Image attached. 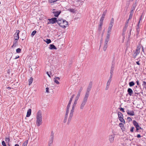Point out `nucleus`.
<instances>
[{
    "label": "nucleus",
    "instance_id": "obj_19",
    "mask_svg": "<svg viewBox=\"0 0 146 146\" xmlns=\"http://www.w3.org/2000/svg\"><path fill=\"white\" fill-rule=\"evenodd\" d=\"M53 139H50L48 143V146H51V144L53 142Z\"/></svg>",
    "mask_w": 146,
    "mask_h": 146
},
{
    "label": "nucleus",
    "instance_id": "obj_50",
    "mask_svg": "<svg viewBox=\"0 0 146 146\" xmlns=\"http://www.w3.org/2000/svg\"><path fill=\"white\" fill-rule=\"evenodd\" d=\"M136 2H135V3L133 4V7H134L135 8V7L136 6Z\"/></svg>",
    "mask_w": 146,
    "mask_h": 146
},
{
    "label": "nucleus",
    "instance_id": "obj_56",
    "mask_svg": "<svg viewBox=\"0 0 146 146\" xmlns=\"http://www.w3.org/2000/svg\"><path fill=\"white\" fill-rule=\"evenodd\" d=\"M111 79H109V80H108V81L107 82L110 83L111 82Z\"/></svg>",
    "mask_w": 146,
    "mask_h": 146
},
{
    "label": "nucleus",
    "instance_id": "obj_31",
    "mask_svg": "<svg viewBox=\"0 0 146 146\" xmlns=\"http://www.w3.org/2000/svg\"><path fill=\"white\" fill-rule=\"evenodd\" d=\"M142 85L143 86L144 88H145L146 90V82L144 81L143 82Z\"/></svg>",
    "mask_w": 146,
    "mask_h": 146
},
{
    "label": "nucleus",
    "instance_id": "obj_25",
    "mask_svg": "<svg viewBox=\"0 0 146 146\" xmlns=\"http://www.w3.org/2000/svg\"><path fill=\"white\" fill-rule=\"evenodd\" d=\"M133 124L135 127H137L139 125L138 123L135 120H134L133 121Z\"/></svg>",
    "mask_w": 146,
    "mask_h": 146
},
{
    "label": "nucleus",
    "instance_id": "obj_60",
    "mask_svg": "<svg viewBox=\"0 0 146 146\" xmlns=\"http://www.w3.org/2000/svg\"><path fill=\"white\" fill-rule=\"evenodd\" d=\"M72 99L70 98V101H69V103L71 104V102H72Z\"/></svg>",
    "mask_w": 146,
    "mask_h": 146
},
{
    "label": "nucleus",
    "instance_id": "obj_18",
    "mask_svg": "<svg viewBox=\"0 0 146 146\" xmlns=\"http://www.w3.org/2000/svg\"><path fill=\"white\" fill-rule=\"evenodd\" d=\"M49 48L50 49L52 50L53 49H56V48L53 44H51L50 45Z\"/></svg>",
    "mask_w": 146,
    "mask_h": 146
},
{
    "label": "nucleus",
    "instance_id": "obj_41",
    "mask_svg": "<svg viewBox=\"0 0 146 146\" xmlns=\"http://www.w3.org/2000/svg\"><path fill=\"white\" fill-rule=\"evenodd\" d=\"M2 144L3 146H6V143L4 141H3L2 142Z\"/></svg>",
    "mask_w": 146,
    "mask_h": 146
},
{
    "label": "nucleus",
    "instance_id": "obj_30",
    "mask_svg": "<svg viewBox=\"0 0 146 146\" xmlns=\"http://www.w3.org/2000/svg\"><path fill=\"white\" fill-rule=\"evenodd\" d=\"M77 100H75L74 103L72 105V106L75 107L76 106L77 103Z\"/></svg>",
    "mask_w": 146,
    "mask_h": 146
},
{
    "label": "nucleus",
    "instance_id": "obj_36",
    "mask_svg": "<svg viewBox=\"0 0 146 146\" xmlns=\"http://www.w3.org/2000/svg\"><path fill=\"white\" fill-rule=\"evenodd\" d=\"M107 12V11L106 10L103 13V14L102 15V17H105V16Z\"/></svg>",
    "mask_w": 146,
    "mask_h": 146
},
{
    "label": "nucleus",
    "instance_id": "obj_58",
    "mask_svg": "<svg viewBox=\"0 0 146 146\" xmlns=\"http://www.w3.org/2000/svg\"><path fill=\"white\" fill-rule=\"evenodd\" d=\"M70 107L67 106L66 108V110L69 111V110L70 108Z\"/></svg>",
    "mask_w": 146,
    "mask_h": 146
},
{
    "label": "nucleus",
    "instance_id": "obj_39",
    "mask_svg": "<svg viewBox=\"0 0 146 146\" xmlns=\"http://www.w3.org/2000/svg\"><path fill=\"white\" fill-rule=\"evenodd\" d=\"M16 52L17 53H19L21 52V49L20 48H18L16 50Z\"/></svg>",
    "mask_w": 146,
    "mask_h": 146
},
{
    "label": "nucleus",
    "instance_id": "obj_38",
    "mask_svg": "<svg viewBox=\"0 0 146 146\" xmlns=\"http://www.w3.org/2000/svg\"><path fill=\"white\" fill-rule=\"evenodd\" d=\"M36 31H33L31 35L32 36H34L36 33Z\"/></svg>",
    "mask_w": 146,
    "mask_h": 146
},
{
    "label": "nucleus",
    "instance_id": "obj_16",
    "mask_svg": "<svg viewBox=\"0 0 146 146\" xmlns=\"http://www.w3.org/2000/svg\"><path fill=\"white\" fill-rule=\"evenodd\" d=\"M127 114L131 115L133 116L134 115V113L133 111H127Z\"/></svg>",
    "mask_w": 146,
    "mask_h": 146
},
{
    "label": "nucleus",
    "instance_id": "obj_64",
    "mask_svg": "<svg viewBox=\"0 0 146 146\" xmlns=\"http://www.w3.org/2000/svg\"><path fill=\"white\" fill-rule=\"evenodd\" d=\"M141 135L140 134H138L137 135V137L138 138H140L141 137Z\"/></svg>",
    "mask_w": 146,
    "mask_h": 146
},
{
    "label": "nucleus",
    "instance_id": "obj_12",
    "mask_svg": "<svg viewBox=\"0 0 146 146\" xmlns=\"http://www.w3.org/2000/svg\"><path fill=\"white\" fill-rule=\"evenodd\" d=\"M69 111L66 110V111L65 113L64 119V123H65L67 121V117H68V113Z\"/></svg>",
    "mask_w": 146,
    "mask_h": 146
},
{
    "label": "nucleus",
    "instance_id": "obj_44",
    "mask_svg": "<svg viewBox=\"0 0 146 146\" xmlns=\"http://www.w3.org/2000/svg\"><path fill=\"white\" fill-rule=\"evenodd\" d=\"M102 29V26H99L98 30L99 31H101Z\"/></svg>",
    "mask_w": 146,
    "mask_h": 146
},
{
    "label": "nucleus",
    "instance_id": "obj_55",
    "mask_svg": "<svg viewBox=\"0 0 146 146\" xmlns=\"http://www.w3.org/2000/svg\"><path fill=\"white\" fill-rule=\"evenodd\" d=\"M129 20L130 19H129V18L128 19L127 21L125 23V24H127V25H128V24L129 22Z\"/></svg>",
    "mask_w": 146,
    "mask_h": 146
},
{
    "label": "nucleus",
    "instance_id": "obj_29",
    "mask_svg": "<svg viewBox=\"0 0 146 146\" xmlns=\"http://www.w3.org/2000/svg\"><path fill=\"white\" fill-rule=\"evenodd\" d=\"M80 94H79V93H78L77 95L75 98V100L78 101L80 96Z\"/></svg>",
    "mask_w": 146,
    "mask_h": 146
},
{
    "label": "nucleus",
    "instance_id": "obj_59",
    "mask_svg": "<svg viewBox=\"0 0 146 146\" xmlns=\"http://www.w3.org/2000/svg\"><path fill=\"white\" fill-rule=\"evenodd\" d=\"M46 73L48 75V76L50 77V73H49L48 72H47Z\"/></svg>",
    "mask_w": 146,
    "mask_h": 146
},
{
    "label": "nucleus",
    "instance_id": "obj_32",
    "mask_svg": "<svg viewBox=\"0 0 146 146\" xmlns=\"http://www.w3.org/2000/svg\"><path fill=\"white\" fill-rule=\"evenodd\" d=\"M28 143V140H27V141H26L23 144V146H27Z\"/></svg>",
    "mask_w": 146,
    "mask_h": 146
},
{
    "label": "nucleus",
    "instance_id": "obj_24",
    "mask_svg": "<svg viewBox=\"0 0 146 146\" xmlns=\"http://www.w3.org/2000/svg\"><path fill=\"white\" fill-rule=\"evenodd\" d=\"M33 78L32 77L30 78L29 80V85H30L32 83L33 81Z\"/></svg>",
    "mask_w": 146,
    "mask_h": 146
},
{
    "label": "nucleus",
    "instance_id": "obj_1",
    "mask_svg": "<svg viewBox=\"0 0 146 146\" xmlns=\"http://www.w3.org/2000/svg\"><path fill=\"white\" fill-rule=\"evenodd\" d=\"M42 123V113L41 110H39L36 115V124L38 126H40Z\"/></svg>",
    "mask_w": 146,
    "mask_h": 146
},
{
    "label": "nucleus",
    "instance_id": "obj_51",
    "mask_svg": "<svg viewBox=\"0 0 146 146\" xmlns=\"http://www.w3.org/2000/svg\"><path fill=\"white\" fill-rule=\"evenodd\" d=\"M119 125H120V127H123V123H120L119 124Z\"/></svg>",
    "mask_w": 146,
    "mask_h": 146
},
{
    "label": "nucleus",
    "instance_id": "obj_21",
    "mask_svg": "<svg viewBox=\"0 0 146 146\" xmlns=\"http://www.w3.org/2000/svg\"><path fill=\"white\" fill-rule=\"evenodd\" d=\"M114 21L113 18H112L109 24L110 26H112L113 27V24Z\"/></svg>",
    "mask_w": 146,
    "mask_h": 146
},
{
    "label": "nucleus",
    "instance_id": "obj_23",
    "mask_svg": "<svg viewBox=\"0 0 146 146\" xmlns=\"http://www.w3.org/2000/svg\"><path fill=\"white\" fill-rule=\"evenodd\" d=\"M114 68V65L112 64L110 70V73H113V72Z\"/></svg>",
    "mask_w": 146,
    "mask_h": 146
},
{
    "label": "nucleus",
    "instance_id": "obj_2",
    "mask_svg": "<svg viewBox=\"0 0 146 146\" xmlns=\"http://www.w3.org/2000/svg\"><path fill=\"white\" fill-rule=\"evenodd\" d=\"M57 23L60 27L63 28L66 27L68 25V22L66 20L62 19H58Z\"/></svg>",
    "mask_w": 146,
    "mask_h": 146
},
{
    "label": "nucleus",
    "instance_id": "obj_62",
    "mask_svg": "<svg viewBox=\"0 0 146 146\" xmlns=\"http://www.w3.org/2000/svg\"><path fill=\"white\" fill-rule=\"evenodd\" d=\"M136 82H137V85L138 86H139V85L140 84H139V81L138 80L137 81H136Z\"/></svg>",
    "mask_w": 146,
    "mask_h": 146
},
{
    "label": "nucleus",
    "instance_id": "obj_27",
    "mask_svg": "<svg viewBox=\"0 0 146 146\" xmlns=\"http://www.w3.org/2000/svg\"><path fill=\"white\" fill-rule=\"evenodd\" d=\"M119 118V120L122 122L124 124L125 123V121L124 119L123 118V117H120Z\"/></svg>",
    "mask_w": 146,
    "mask_h": 146
},
{
    "label": "nucleus",
    "instance_id": "obj_13",
    "mask_svg": "<svg viewBox=\"0 0 146 146\" xmlns=\"http://www.w3.org/2000/svg\"><path fill=\"white\" fill-rule=\"evenodd\" d=\"M127 92L130 96H131L132 95V94L133 93L132 90L130 88H128L127 90Z\"/></svg>",
    "mask_w": 146,
    "mask_h": 146
},
{
    "label": "nucleus",
    "instance_id": "obj_45",
    "mask_svg": "<svg viewBox=\"0 0 146 146\" xmlns=\"http://www.w3.org/2000/svg\"><path fill=\"white\" fill-rule=\"evenodd\" d=\"M132 14H130V15H129V19H130L132 17Z\"/></svg>",
    "mask_w": 146,
    "mask_h": 146
},
{
    "label": "nucleus",
    "instance_id": "obj_14",
    "mask_svg": "<svg viewBox=\"0 0 146 146\" xmlns=\"http://www.w3.org/2000/svg\"><path fill=\"white\" fill-rule=\"evenodd\" d=\"M18 45V42L16 40L14 41L13 44L12 46V48H14Z\"/></svg>",
    "mask_w": 146,
    "mask_h": 146
},
{
    "label": "nucleus",
    "instance_id": "obj_40",
    "mask_svg": "<svg viewBox=\"0 0 146 146\" xmlns=\"http://www.w3.org/2000/svg\"><path fill=\"white\" fill-rule=\"evenodd\" d=\"M131 29L130 30V32L128 34V39H129L130 38V35L131 34Z\"/></svg>",
    "mask_w": 146,
    "mask_h": 146
},
{
    "label": "nucleus",
    "instance_id": "obj_15",
    "mask_svg": "<svg viewBox=\"0 0 146 146\" xmlns=\"http://www.w3.org/2000/svg\"><path fill=\"white\" fill-rule=\"evenodd\" d=\"M140 48L138 47H137L136 52L134 53V54H135V56H137L140 52Z\"/></svg>",
    "mask_w": 146,
    "mask_h": 146
},
{
    "label": "nucleus",
    "instance_id": "obj_5",
    "mask_svg": "<svg viewBox=\"0 0 146 146\" xmlns=\"http://www.w3.org/2000/svg\"><path fill=\"white\" fill-rule=\"evenodd\" d=\"M92 84V82H90L87 88L86 92L84 96H85L88 98L89 95V92L91 90Z\"/></svg>",
    "mask_w": 146,
    "mask_h": 146
},
{
    "label": "nucleus",
    "instance_id": "obj_35",
    "mask_svg": "<svg viewBox=\"0 0 146 146\" xmlns=\"http://www.w3.org/2000/svg\"><path fill=\"white\" fill-rule=\"evenodd\" d=\"M82 90H83V87L82 86H81L80 87V89L79 90L78 93H79V94H80V93H81V92H82Z\"/></svg>",
    "mask_w": 146,
    "mask_h": 146
},
{
    "label": "nucleus",
    "instance_id": "obj_48",
    "mask_svg": "<svg viewBox=\"0 0 146 146\" xmlns=\"http://www.w3.org/2000/svg\"><path fill=\"white\" fill-rule=\"evenodd\" d=\"M49 1L51 3L54 2L56 1L57 0H49Z\"/></svg>",
    "mask_w": 146,
    "mask_h": 146
},
{
    "label": "nucleus",
    "instance_id": "obj_6",
    "mask_svg": "<svg viewBox=\"0 0 146 146\" xmlns=\"http://www.w3.org/2000/svg\"><path fill=\"white\" fill-rule=\"evenodd\" d=\"M75 108V107H74L72 106V108L70 111L69 116L68 119L67 123L68 124H69L71 121L73 115V114Z\"/></svg>",
    "mask_w": 146,
    "mask_h": 146
},
{
    "label": "nucleus",
    "instance_id": "obj_7",
    "mask_svg": "<svg viewBox=\"0 0 146 146\" xmlns=\"http://www.w3.org/2000/svg\"><path fill=\"white\" fill-rule=\"evenodd\" d=\"M61 12L60 11H56L55 9H53L52 11V13L54 14V16L55 17H58L61 13Z\"/></svg>",
    "mask_w": 146,
    "mask_h": 146
},
{
    "label": "nucleus",
    "instance_id": "obj_22",
    "mask_svg": "<svg viewBox=\"0 0 146 146\" xmlns=\"http://www.w3.org/2000/svg\"><path fill=\"white\" fill-rule=\"evenodd\" d=\"M128 27V25L127 24H125V26L123 29V32L124 33L126 31Z\"/></svg>",
    "mask_w": 146,
    "mask_h": 146
},
{
    "label": "nucleus",
    "instance_id": "obj_9",
    "mask_svg": "<svg viewBox=\"0 0 146 146\" xmlns=\"http://www.w3.org/2000/svg\"><path fill=\"white\" fill-rule=\"evenodd\" d=\"M115 137L114 135H111L109 136V140L110 143L113 142Z\"/></svg>",
    "mask_w": 146,
    "mask_h": 146
},
{
    "label": "nucleus",
    "instance_id": "obj_46",
    "mask_svg": "<svg viewBox=\"0 0 146 146\" xmlns=\"http://www.w3.org/2000/svg\"><path fill=\"white\" fill-rule=\"evenodd\" d=\"M103 22H102V21H100V25H99V26H102V25H103Z\"/></svg>",
    "mask_w": 146,
    "mask_h": 146
},
{
    "label": "nucleus",
    "instance_id": "obj_4",
    "mask_svg": "<svg viewBox=\"0 0 146 146\" xmlns=\"http://www.w3.org/2000/svg\"><path fill=\"white\" fill-rule=\"evenodd\" d=\"M110 37L108 35L105 38L103 47V50L105 51L108 46V43L110 40Z\"/></svg>",
    "mask_w": 146,
    "mask_h": 146
},
{
    "label": "nucleus",
    "instance_id": "obj_43",
    "mask_svg": "<svg viewBox=\"0 0 146 146\" xmlns=\"http://www.w3.org/2000/svg\"><path fill=\"white\" fill-rule=\"evenodd\" d=\"M104 17L102 16L101 18L100 19V21H101L102 22V21L103 22V21L104 20Z\"/></svg>",
    "mask_w": 146,
    "mask_h": 146
},
{
    "label": "nucleus",
    "instance_id": "obj_10",
    "mask_svg": "<svg viewBox=\"0 0 146 146\" xmlns=\"http://www.w3.org/2000/svg\"><path fill=\"white\" fill-rule=\"evenodd\" d=\"M50 23L54 24L56 22H57V18H52L51 19H48Z\"/></svg>",
    "mask_w": 146,
    "mask_h": 146
},
{
    "label": "nucleus",
    "instance_id": "obj_37",
    "mask_svg": "<svg viewBox=\"0 0 146 146\" xmlns=\"http://www.w3.org/2000/svg\"><path fill=\"white\" fill-rule=\"evenodd\" d=\"M136 130L137 131H138L139 129H142L140 127L139 125L137 127H136Z\"/></svg>",
    "mask_w": 146,
    "mask_h": 146
},
{
    "label": "nucleus",
    "instance_id": "obj_54",
    "mask_svg": "<svg viewBox=\"0 0 146 146\" xmlns=\"http://www.w3.org/2000/svg\"><path fill=\"white\" fill-rule=\"evenodd\" d=\"M109 86L106 85V88H105V90H108V89H109Z\"/></svg>",
    "mask_w": 146,
    "mask_h": 146
},
{
    "label": "nucleus",
    "instance_id": "obj_52",
    "mask_svg": "<svg viewBox=\"0 0 146 146\" xmlns=\"http://www.w3.org/2000/svg\"><path fill=\"white\" fill-rule=\"evenodd\" d=\"M111 75L110 77L109 78V79H111V78H112V76H113V73H110Z\"/></svg>",
    "mask_w": 146,
    "mask_h": 146
},
{
    "label": "nucleus",
    "instance_id": "obj_49",
    "mask_svg": "<svg viewBox=\"0 0 146 146\" xmlns=\"http://www.w3.org/2000/svg\"><path fill=\"white\" fill-rule=\"evenodd\" d=\"M6 141L9 142L10 141V139L9 138H6L5 139Z\"/></svg>",
    "mask_w": 146,
    "mask_h": 146
},
{
    "label": "nucleus",
    "instance_id": "obj_63",
    "mask_svg": "<svg viewBox=\"0 0 146 146\" xmlns=\"http://www.w3.org/2000/svg\"><path fill=\"white\" fill-rule=\"evenodd\" d=\"M133 9L131 10V12H130V14H131L133 15Z\"/></svg>",
    "mask_w": 146,
    "mask_h": 146
},
{
    "label": "nucleus",
    "instance_id": "obj_53",
    "mask_svg": "<svg viewBox=\"0 0 146 146\" xmlns=\"http://www.w3.org/2000/svg\"><path fill=\"white\" fill-rule=\"evenodd\" d=\"M134 129V127H132L130 129V131L131 132H133V129Z\"/></svg>",
    "mask_w": 146,
    "mask_h": 146
},
{
    "label": "nucleus",
    "instance_id": "obj_28",
    "mask_svg": "<svg viewBox=\"0 0 146 146\" xmlns=\"http://www.w3.org/2000/svg\"><path fill=\"white\" fill-rule=\"evenodd\" d=\"M129 86L130 87L133 86L135 85V83L133 82H131L129 83Z\"/></svg>",
    "mask_w": 146,
    "mask_h": 146
},
{
    "label": "nucleus",
    "instance_id": "obj_20",
    "mask_svg": "<svg viewBox=\"0 0 146 146\" xmlns=\"http://www.w3.org/2000/svg\"><path fill=\"white\" fill-rule=\"evenodd\" d=\"M54 133L53 131H52L50 135V139H54Z\"/></svg>",
    "mask_w": 146,
    "mask_h": 146
},
{
    "label": "nucleus",
    "instance_id": "obj_57",
    "mask_svg": "<svg viewBox=\"0 0 146 146\" xmlns=\"http://www.w3.org/2000/svg\"><path fill=\"white\" fill-rule=\"evenodd\" d=\"M48 90H49L48 88H46V92L47 93L49 92Z\"/></svg>",
    "mask_w": 146,
    "mask_h": 146
},
{
    "label": "nucleus",
    "instance_id": "obj_61",
    "mask_svg": "<svg viewBox=\"0 0 146 146\" xmlns=\"http://www.w3.org/2000/svg\"><path fill=\"white\" fill-rule=\"evenodd\" d=\"M55 78H56V79L58 80H60V78L59 77H56Z\"/></svg>",
    "mask_w": 146,
    "mask_h": 146
},
{
    "label": "nucleus",
    "instance_id": "obj_26",
    "mask_svg": "<svg viewBox=\"0 0 146 146\" xmlns=\"http://www.w3.org/2000/svg\"><path fill=\"white\" fill-rule=\"evenodd\" d=\"M118 115L119 118L123 117V114L121 112H118Z\"/></svg>",
    "mask_w": 146,
    "mask_h": 146
},
{
    "label": "nucleus",
    "instance_id": "obj_34",
    "mask_svg": "<svg viewBox=\"0 0 146 146\" xmlns=\"http://www.w3.org/2000/svg\"><path fill=\"white\" fill-rule=\"evenodd\" d=\"M54 82H55L56 84H60L59 82L58 81V80L56 79V78H54Z\"/></svg>",
    "mask_w": 146,
    "mask_h": 146
},
{
    "label": "nucleus",
    "instance_id": "obj_33",
    "mask_svg": "<svg viewBox=\"0 0 146 146\" xmlns=\"http://www.w3.org/2000/svg\"><path fill=\"white\" fill-rule=\"evenodd\" d=\"M46 40L45 41L48 44L51 42V40L50 39H46Z\"/></svg>",
    "mask_w": 146,
    "mask_h": 146
},
{
    "label": "nucleus",
    "instance_id": "obj_17",
    "mask_svg": "<svg viewBox=\"0 0 146 146\" xmlns=\"http://www.w3.org/2000/svg\"><path fill=\"white\" fill-rule=\"evenodd\" d=\"M31 109H29L27 112L26 116L27 117H29L31 115Z\"/></svg>",
    "mask_w": 146,
    "mask_h": 146
},
{
    "label": "nucleus",
    "instance_id": "obj_47",
    "mask_svg": "<svg viewBox=\"0 0 146 146\" xmlns=\"http://www.w3.org/2000/svg\"><path fill=\"white\" fill-rule=\"evenodd\" d=\"M120 111H122L123 112H125V111L124 110V109L122 108H121L120 109Z\"/></svg>",
    "mask_w": 146,
    "mask_h": 146
},
{
    "label": "nucleus",
    "instance_id": "obj_11",
    "mask_svg": "<svg viewBox=\"0 0 146 146\" xmlns=\"http://www.w3.org/2000/svg\"><path fill=\"white\" fill-rule=\"evenodd\" d=\"M112 28V26L109 25L108 29V31L106 35L107 36H108V35L109 36V37H110V32H111Z\"/></svg>",
    "mask_w": 146,
    "mask_h": 146
},
{
    "label": "nucleus",
    "instance_id": "obj_42",
    "mask_svg": "<svg viewBox=\"0 0 146 146\" xmlns=\"http://www.w3.org/2000/svg\"><path fill=\"white\" fill-rule=\"evenodd\" d=\"M127 119L129 122L132 120L131 118L130 117H128L127 118Z\"/></svg>",
    "mask_w": 146,
    "mask_h": 146
},
{
    "label": "nucleus",
    "instance_id": "obj_3",
    "mask_svg": "<svg viewBox=\"0 0 146 146\" xmlns=\"http://www.w3.org/2000/svg\"><path fill=\"white\" fill-rule=\"evenodd\" d=\"M88 98V97L84 96L80 106V109L81 110H82L84 109L87 102Z\"/></svg>",
    "mask_w": 146,
    "mask_h": 146
},
{
    "label": "nucleus",
    "instance_id": "obj_8",
    "mask_svg": "<svg viewBox=\"0 0 146 146\" xmlns=\"http://www.w3.org/2000/svg\"><path fill=\"white\" fill-rule=\"evenodd\" d=\"M19 30H17L16 33L15 34L14 36V39L15 40H17L19 38Z\"/></svg>",
    "mask_w": 146,
    "mask_h": 146
}]
</instances>
